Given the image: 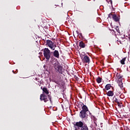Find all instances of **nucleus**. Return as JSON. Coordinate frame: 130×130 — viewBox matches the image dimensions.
Returning a JSON list of instances; mask_svg holds the SVG:
<instances>
[{
    "instance_id": "1",
    "label": "nucleus",
    "mask_w": 130,
    "mask_h": 130,
    "mask_svg": "<svg viewBox=\"0 0 130 130\" xmlns=\"http://www.w3.org/2000/svg\"><path fill=\"white\" fill-rule=\"evenodd\" d=\"M42 90L43 92V94L40 95V100L46 103L48 101V99H47V96H46V95L49 94V91H48V90L46 87H44ZM44 93L46 94V95L44 94Z\"/></svg>"
},
{
    "instance_id": "2",
    "label": "nucleus",
    "mask_w": 130,
    "mask_h": 130,
    "mask_svg": "<svg viewBox=\"0 0 130 130\" xmlns=\"http://www.w3.org/2000/svg\"><path fill=\"white\" fill-rule=\"evenodd\" d=\"M46 45H47L50 49H52V50H55V48H56V44H54L51 40H47Z\"/></svg>"
},
{
    "instance_id": "3",
    "label": "nucleus",
    "mask_w": 130,
    "mask_h": 130,
    "mask_svg": "<svg viewBox=\"0 0 130 130\" xmlns=\"http://www.w3.org/2000/svg\"><path fill=\"white\" fill-rule=\"evenodd\" d=\"M44 56L47 60H49L51 56V54L50 53V50L49 48H45L44 49Z\"/></svg>"
},
{
    "instance_id": "4",
    "label": "nucleus",
    "mask_w": 130,
    "mask_h": 130,
    "mask_svg": "<svg viewBox=\"0 0 130 130\" xmlns=\"http://www.w3.org/2000/svg\"><path fill=\"white\" fill-rule=\"evenodd\" d=\"M53 67L55 70L57 71V72H58L59 74H62V67L60 66V64H59V63H58V62H56L54 64Z\"/></svg>"
},
{
    "instance_id": "5",
    "label": "nucleus",
    "mask_w": 130,
    "mask_h": 130,
    "mask_svg": "<svg viewBox=\"0 0 130 130\" xmlns=\"http://www.w3.org/2000/svg\"><path fill=\"white\" fill-rule=\"evenodd\" d=\"M84 125V123L81 121L74 123V127L76 130L80 129Z\"/></svg>"
},
{
    "instance_id": "6",
    "label": "nucleus",
    "mask_w": 130,
    "mask_h": 130,
    "mask_svg": "<svg viewBox=\"0 0 130 130\" xmlns=\"http://www.w3.org/2000/svg\"><path fill=\"white\" fill-rule=\"evenodd\" d=\"M79 105L81 106V107H82V112H85L87 113L88 111H89V109H88V107L86 105H84V104L81 103H80Z\"/></svg>"
},
{
    "instance_id": "7",
    "label": "nucleus",
    "mask_w": 130,
    "mask_h": 130,
    "mask_svg": "<svg viewBox=\"0 0 130 130\" xmlns=\"http://www.w3.org/2000/svg\"><path fill=\"white\" fill-rule=\"evenodd\" d=\"M82 62L84 63H90V58L87 55H84L83 57L82 58Z\"/></svg>"
},
{
    "instance_id": "8",
    "label": "nucleus",
    "mask_w": 130,
    "mask_h": 130,
    "mask_svg": "<svg viewBox=\"0 0 130 130\" xmlns=\"http://www.w3.org/2000/svg\"><path fill=\"white\" fill-rule=\"evenodd\" d=\"M112 19L115 21V22H119V17L117 16L115 14H111Z\"/></svg>"
},
{
    "instance_id": "9",
    "label": "nucleus",
    "mask_w": 130,
    "mask_h": 130,
    "mask_svg": "<svg viewBox=\"0 0 130 130\" xmlns=\"http://www.w3.org/2000/svg\"><path fill=\"white\" fill-rule=\"evenodd\" d=\"M111 88H112V86H111V84H108L105 86V88H104L103 90L104 91L106 92V91H109V90H110Z\"/></svg>"
},
{
    "instance_id": "10",
    "label": "nucleus",
    "mask_w": 130,
    "mask_h": 130,
    "mask_svg": "<svg viewBox=\"0 0 130 130\" xmlns=\"http://www.w3.org/2000/svg\"><path fill=\"white\" fill-rule=\"evenodd\" d=\"M106 95L109 97H113L114 95V92L113 90H109V91L106 92Z\"/></svg>"
},
{
    "instance_id": "11",
    "label": "nucleus",
    "mask_w": 130,
    "mask_h": 130,
    "mask_svg": "<svg viewBox=\"0 0 130 130\" xmlns=\"http://www.w3.org/2000/svg\"><path fill=\"white\" fill-rule=\"evenodd\" d=\"M86 113L85 112L80 111L79 114L80 117L82 119L86 118Z\"/></svg>"
},
{
    "instance_id": "12",
    "label": "nucleus",
    "mask_w": 130,
    "mask_h": 130,
    "mask_svg": "<svg viewBox=\"0 0 130 130\" xmlns=\"http://www.w3.org/2000/svg\"><path fill=\"white\" fill-rule=\"evenodd\" d=\"M53 54L55 57H56L57 58H59V53L58 52V51L57 50H55Z\"/></svg>"
},
{
    "instance_id": "13",
    "label": "nucleus",
    "mask_w": 130,
    "mask_h": 130,
    "mask_svg": "<svg viewBox=\"0 0 130 130\" xmlns=\"http://www.w3.org/2000/svg\"><path fill=\"white\" fill-rule=\"evenodd\" d=\"M79 47L80 48H85L86 47V45L84 41H80L79 42Z\"/></svg>"
},
{
    "instance_id": "14",
    "label": "nucleus",
    "mask_w": 130,
    "mask_h": 130,
    "mask_svg": "<svg viewBox=\"0 0 130 130\" xmlns=\"http://www.w3.org/2000/svg\"><path fill=\"white\" fill-rule=\"evenodd\" d=\"M128 31L125 34L126 37H128L129 40H130V25L128 27Z\"/></svg>"
},
{
    "instance_id": "15",
    "label": "nucleus",
    "mask_w": 130,
    "mask_h": 130,
    "mask_svg": "<svg viewBox=\"0 0 130 130\" xmlns=\"http://www.w3.org/2000/svg\"><path fill=\"white\" fill-rule=\"evenodd\" d=\"M80 130H89V128H88L87 125H83Z\"/></svg>"
},
{
    "instance_id": "16",
    "label": "nucleus",
    "mask_w": 130,
    "mask_h": 130,
    "mask_svg": "<svg viewBox=\"0 0 130 130\" xmlns=\"http://www.w3.org/2000/svg\"><path fill=\"white\" fill-rule=\"evenodd\" d=\"M96 81L97 83H98V84H100V83L102 82V78L100 77H98V78H96Z\"/></svg>"
},
{
    "instance_id": "17",
    "label": "nucleus",
    "mask_w": 130,
    "mask_h": 130,
    "mask_svg": "<svg viewBox=\"0 0 130 130\" xmlns=\"http://www.w3.org/2000/svg\"><path fill=\"white\" fill-rule=\"evenodd\" d=\"M118 84L120 88H123V83L122 82H119Z\"/></svg>"
},
{
    "instance_id": "18",
    "label": "nucleus",
    "mask_w": 130,
    "mask_h": 130,
    "mask_svg": "<svg viewBox=\"0 0 130 130\" xmlns=\"http://www.w3.org/2000/svg\"><path fill=\"white\" fill-rule=\"evenodd\" d=\"M125 59H126V57H125L120 60V63L121 64H124V61H125Z\"/></svg>"
},
{
    "instance_id": "19",
    "label": "nucleus",
    "mask_w": 130,
    "mask_h": 130,
    "mask_svg": "<svg viewBox=\"0 0 130 130\" xmlns=\"http://www.w3.org/2000/svg\"><path fill=\"white\" fill-rule=\"evenodd\" d=\"M93 120L94 121V123L95 124V126H97V123H96V121H97V119L93 117Z\"/></svg>"
},
{
    "instance_id": "20",
    "label": "nucleus",
    "mask_w": 130,
    "mask_h": 130,
    "mask_svg": "<svg viewBox=\"0 0 130 130\" xmlns=\"http://www.w3.org/2000/svg\"><path fill=\"white\" fill-rule=\"evenodd\" d=\"M106 1L109 5H112V1L111 0H106Z\"/></svg>"
},
{
    "instance_id": "21",
    "label": "nucleus",
    "mask_w": 130,
    "mask_h": 130,
    "mask_svg": "<svg viewBox=\"0 0 130 130\" xmlns=\"http://www.w3.org/2000/svg\"><path fill=\"white\" fill-rule=\"evenodd\" d=\"M78 36L80 39H83V38H84V37H83V35L81 33L78 35Z\"/></svg>"
},
{
    "instance_id": "22",
    "label": "nucleus",
    "mask_w": 130,
    "mask_h": 130,
    "mask_svg": "<svg viewBox=\"0 0 130 130\" xmlns=\"http://www.w3.org/2000/svg\"><path fill=\"white\" fill-rule=\"evenodd\" d=\"M116 78L118 79V80H119V79H122V77H121V76H120V75L118 74H117Z\"/></svg>"
},
{
    "instance_id": "23",
    "label": "nucleus",
    "mask_w": 130,
    "mask_h": 130,
    "mask_svg": "<svg viewBox=\"0 0 130 130\" xmlns=\"http://www.w3.org/2000/svg\"><path fill=\"white\" fill-rule=\"evenodd\" d=\"M117 105L118 106H119L120 107H121V105L122 104V103H119V102H117Z\"/></svg>"
},
{
    "instance_id": "24",
    "label": "nucleus",
    "mask_w": 130,
    "mask_h": 130,
    "mask_svg": "<svg viewBox=\"0 0 130 130\" xmlns=\"http://www.w3.org/2000/svg\"><path fill=\"white\" fill-rule=\"evenodd\" d=\"M49 100H50L51 103H52V102L51 101V97L48 95Z\"/></svg>"
},
{
    "instance_id": "25",
    "label": "nucleus",
    "mask_w": 130,
    "mask_h": 130,
    "mask_svg": "<svg viewBox=\"0 0 130 130\" xmlns=\"http://www.w3.org/2000/svg\"><path fill=\"white\" fill-rule=\"evenodd\" d=\"M119 82H122V78L118 79V83H119Z\"/></svg>"
},
{
    "instance_id": "26",
    "label": "nucleus",
    "mask_w": 130,
    "mask_h": 130,
    "mask_svg": "<svg viewBox=\"0 0 130 130\" xmlns=\"http://www.w3.org/2000/svg\"><path fill=\"white\" fill-rule=\"evenodd\" d=\"M56 7H59V6H58V5H54V6H53V9H55V8H56Z\"/></svg>"
},
{
    "instance_id": "27",
    "label": "nucleus",
    "mask_w": 130,
    "mask_h": 130,
    "mask_svg": "<svg viewBox=\"0 0 130 130\" xmlns=\"http://www.w3.org/2000/svg\"><path fill=\"white\" fill-rule=\"evenodd\" d=\"M43 24H45V23H46V20H44L43 21Z\"/></svg>"
},
{
    "instance_id": "28",
    "label": "nucleus",
    "mask_w": 130,
    "mask_h": 130,
    "mask_svg": "<svg viewBox=\"0 0 130 130\" xmlns=\"http://www.w3.org/2000/svg\"><path fill=\"white\" fill-rule=\"evenodd\" d=\"M87 42H88L87 41H85V43H87Z\"/></svg>"
},
{
    "instance_id": "29",
    "label": "nucleus",
    "mask_w": 130,
    "mask_h": 130,
    "mask_svg": "<svg viewBox=\"0 0 130 130\" xmlns=\"http://www.w3.org/2000/svg\"><path fill=\"white\" fill-rule=\"evenodd\" d=\"M13 73H14V74H16V73L14 72V71H13Z\"/></svg>"
},
{
    "instance_id": "30",
    "label": "nucleus",
    "mask_w": 130,
    "mask_h": 130,
    "mask_svg": "<svg viewBox=\"0 0 130 130\" xmlns=\"http://www.w3.org/2000/svg\"><path fill=\"white\" fill-rule=\"evenodd\" d=\"M16 73H18V71H16Z\"/></svg>"
}]
</instances>
